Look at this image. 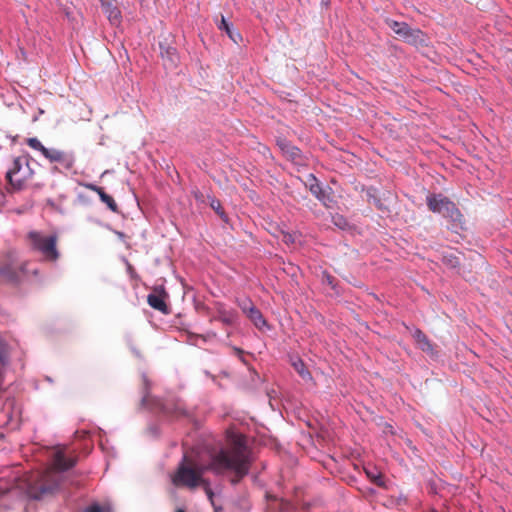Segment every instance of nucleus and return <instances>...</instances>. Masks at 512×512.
I'll return each mask as SVG.
<instances>
[{"instance_id": "7", "label": "nucleus", "mask_w": 512, "mask_h": 512, "mask_svg": "<svg viewBox=\"0 0 512 512\" xmlns=\"http://www.w3.org/2000/svg\"><path fill=\"white\" fill-rule=\"evenodd\" d=\"M25 263L16 261L15 251L0 255V276L10 282H17L24 273Z\"/></svg>"}, {"instance_id": "30", "label": "nucleus", "mask_w": 512, "mask_h": 512, "mask_svg": "<svg viewBox=\"0 0 512 512\" xmlns=\"http://www.w3.org/2000/svg\"><path fill=\"white\" fill-rule=\"evenodd\" d=\"M176 512H185V511H183L182 509H179V510H177Z\"/></svg>"}, {"instance_id": "9", "label": "nucleus", "mask_w": 512, "mask_h": 512, "mask_svg": "<svg viewBox=\"0 0 512 512\" xmlns=\"http://www.w3.org/2000/svg\"><path fill=\"white\" fill-rule=\"evenodd\" d=\"M309 177L312 181V183L309 184L310 192L326 207H330L331 203L333 202L330 193L321 187V185L317 182L316 178L312 174L309 175Z\"/></svg>"}, {"instance_id": "28", "label": "nucleus", "mask_w": 512, "mask_h": 512, "mask_svg": "<svg viewBox=\"0 0 512 512\" xmlns=\"http://www.w3.org/2000/svg\"><path fill=\"white\" fill-rule=\"evenodd\" d=\"M199 486H201L204 489L206 495L212 501L214 493H213V491H212V489L210 487V482L207 479H204Z\"/></svg>"}, {"instance_id": "10", "label": "nucleus", "mask_w": 512, "mask_h": 512, "mask_svg": "<svg viewBox=\"0 0 512 512\" xmlns=\"http://www.w3.org/2000/svg\"><path fill=\"white\" fill-rule=\"evenodd\" d=\"M84 187L90 191L96 192L99 195L101 201L103 203H105L111 211L118 212L117 203L115 202V200L113 199L112 196L108 195L104 191V188L97 186L95 184H92V183H86V184H84Z\"/></svg>"}, {"instance_id": "13", "label": "nucleus", "mask_w": 512, "mask_h": 512, "mask_svg": "<svg viewBox=\"0 0 512 512\" xmlns=\"http://www.w3.org/2000/svg\"><path fill=\"white\" fill-rule=\"evenodd\" d=\"M166 294H149L147 297L148 304L155 310H158L164 314L169 313V308L165 302Z\"/></svg>"}, {"instance_id": "15", "label": "nucleus", "mask_w": 512, "mask_h": 512, "mask_svg": "<svg viewBox=\"0 0 512 512\" xmlns=\"http://www.w3.org/2000/svg\"><path fill=\"white\" fill-rule=\"evenodd\" d=\"M290 364L304 381L312 380V375L301 358L297 356L291 357Z\"/></svg>"}, {"instance_id": "21", "label": "nucleus", "mask_w": 512, "mask_h": 512, "mask_svg": "<svg viewBox=\"0 0 512 512\" xmlns=\"http://www.w3.org/2000/svg\"><path fill=\"white\" fill-rule=\"evenodd\" d=\"M164 411L167 414H171V415H174L177 417L187 415V412H186L183 404L180 402L175 404V408L173 410L170 409L168 406H165Z\"/></svg>"}, {"instance_id": "26", "label": "nucleus", "mask_w": 512, "mask_h": 512, "mask_svg": "<svg viewBox=\"0 0 512 512\" xmlns=\"http://www.w3.org/2000/svg\"><path fill=\"white\" fill-rule=\"evenodd\" d=\"M332 223L340 228V229H346L348 227V221L346 220V218L340 214H334L332 216Z\"/></svg>"}, {"instance_id": "2", "label": "nucleus", "mask_w": 512, "mask_h": 512, "mask_svg": "<svg viewBox=\"0 0 512 512\" xmlns=\"http://www.w3.org/2000/svg\"><path fill=\"white\" fill-rule=\"evenodd\" d=\"M75 463V459L66 458L62 451L56 452L53 459V467L39 474L37 480L31 486V496L39 499L43 495L52 493L56 490L61 481L60 472L73 467Z\"/></svg>"}, {"instance_id": "22", "label": "nucleus", "mask_w": 512, "mask_h": 512, "mask_svg": "<svg viewBox=\"0 0 512 512\" xmlns=\"http://www.w3.org/2000/svg\"><path fill=\"white\" fill-rule=\"evenodd\" d=\"M442 261L449 268H456L460 265L459 258L452 253L444 255Z\"/></svg>"}, {"instance_id": "19", "label": "nucleus", "mask_w": 512, "mask_h": 512, "mask_svg": "<svg viewBox=\"0 0 512 512\" xmlns=\"http://www.w3.org/2000/svg\"><path fill=\"white\" fill-rule=\"evenodd\" d=\"M217 334L215 332H208L206 334H189V341L193 345H197L199 340L204 342L216 338Z\"/></svg>"}, {"instance_id": "20", "label": "nucleus", "mask_w": 512, "mask_h": 512, "mask_svg": "<svg viewBox=\"0 0 512 512\" xmlns=\"http://www.w3.org/2000/svg\"><path fill=\"white\" fill-rule=\"evenodd\" d=\"M368 478L377 486L385 487L384 476L381 473L366 470Z\"/></svg>"}, {"instance_id": "16", "label": "nucleus", "mask_w": 512, "mask_h": 512, "mask_svg": "<svg viewBox=\"0 0 512 512\" xmlns=\"http://www.w3.org/2000/svg\"><path fill=\"white\" fill-rule=\"evenodd\" d=\"M413 337H414L418 347L422 351H424L426 353L433 354V352H434L433 345L422 330L416 329L413 333Z\"/></svg>"}, {"instance_id": "3", "label": "nucleus", "mask_w": 512, "mask_h": 512, "mask_svg": "<svg viewBox=\"0 0 512 512\" xmlns=\"http://www.w3.org/2000/svg\"><path fill=\"white\" fill-rule=\"evenodd\" d=\"M33 176L34 171L30 166L28 156L14 157L10 161L5 174L10 191L24 190Z\"/></svg>"}, {"instance_id": "11", "label": "nucleus", "mask_w": 512, "mask_h": 512, "mask_svg": "<svg viewBox=\"0 0 512 512\" xmlns=\"http://www.w3.org/2000/svg\"><path fill=\"white\" fill-rule=\"evenodd\" d=\"M160 50L164 65L168 68L176 67L179 61L176 48L172 46H165L163 43H160Z\"/></svg>"}, {"instance_id": "25", "label": "nucleus", "mask_w": 512, "mask_h": 512, "mask_svg": "<svg viewBox=\"0 0 512 512\" xmlns=\"http://www.w3.org/2000/svg\"><path fill=\"white\" fill-rule=\"evenodd\" d=\"M210 207L223 219L226 220V214L221 205V202L215 198L210 200Z\"/></svg>"}, {"instance_id": "18", "label": "nucleus", "mask_w": 512, "mask_h": 512, "mask_svg": "<svg viewBox=\"0 0 512 512\" xmlns=\"http://www.w3.org/2000/svg\"><path fill=\"white\" fill-rule=\"evenodd\" d=\"M246 316L253 322V324L258 328L262 329L267 326V322L264 319L262 313L258 308H250V311Z\"/></svg>"}, {"instance_id": "14", "label": "nucleus", "mask_w": 512, "mask_h": 512, "mask_svg": "<svg viewBox=\"0 0 512 512\" xmlns=\"http://www.w3.org/2000/svg\"><path fill=\"white\" fill-rule=\"evenodd\" d=\"M102 3V8L104 12L107 14L109 21L112 24L120 23L121 12L120 10L113 5L112 0H100Z\"/></svg>"}, {"instance_id": "12", "label": "nucleus", "mask_w": 512, "mask_h": 512, "mask_svg": "<svg viewBox=\"0 0 512 512\" xmlns=\"http://www.w3.org/2000/svg\"><path fill=\"white\" fill-rule=\"evenodd\" d=\"M278 145L281 151L287 156L288 159L293 161L296 164L302 163L301 151L296 146L290 144L286 140L278 141Z\"/></svg>"}, {"instance_id": "17", "label": "nucleus", "mask_w": 512, "mask_h": 512, "mask_svg": "<svg viewBox=\"0 0 512 512\" xmlns=\"http://www.w3.org/2000/svg\"><path fill=\"white\" fill-rule=\"evenodd\" d=\"M235 318L236 315L233 311H229L224 309L223 307H219L217 311V316L213 317L211 321L217 320L225 325H232L235 321Z\"/></svg>"}, {"instance_id": "5", "label": "nucleus", "mask_w": 512, "mask_h": 512, "mask_svg": "<svg viewBox=\"0 0 512 512\" xmlns=\"http://www.w3.org/2000/svg\"><path fill=\"white\" fill-rule=\"evenodd\" d=\"M26 144L39 151L51 163H58L62 168L70 170L74 167L75 156L71 152L62 151L56 148H46L36 137L26 139Z\"/></svg>"}, {"instance_id": "6", "label": "nucleus", "mask_w": 512, "mask_h": 512, "mask_svg": "<svg viewBox=\"0 0 512 512\" xmlns=\"http://www.w3.org/2000/svg\"><path fill=\"white\" fill-rule=\"evenodd\" d=\"M427 206L433 213H439L450 219L456 226L462 224L463 215L449 198L441 194H430L426 198Z\"/></svg>"}, {"instance_id": "24", "label": "nucleus", "mask_w": 512, "mask_h": 512, "mask_svg": "<svg viewBox=\"0 0 512 512\" xmlns=\"http://www.w3.org/2000/svg\"><path fill=\"white\" fill-rule=\"evenodd\" d=\"M219 30H225L228 36L234 41L237 42L235 35L232 33L230 29L229 23L226 21L225 17L221 15V20L217 24Z\"/></svg>"}, {"instance_id": "27", "label": "nucleus", "mask_w": 512, "mask_h": 512, "mask_svg": "<svg viewBox=\"0 0 512 512\" xmlns=\"http://www.w3.org/2000/svg\"><path fill=\"white\" fill-rule=\"evenodd\" d=\"M239 307L243 311V313L248 314L250 308H255L256 306L252 303L250 299H244L239 301Z\"/></svg>"}, {"instance_id": "4", "label": "nucleus", "mask_w": 512, "mask_h": 512, "mask_svg": "<svg viewBox=\"0 0 512 512\" xmlns=\"http://www.w3.org/2000/svg\"><path fill=\"white\" fill-rule=\"evenodd\" d=\"M30 249L41 255L47 262H56L60 257L57 248L58 237L56 234L45 235L40 231H30L26 236Z\"/></svg>"}, {"instance_id": "29", "label": "nucleus", "mask_w": 512, "mask_h": 512, "mask_svg": "<svg viewBox=\"0 0 512 512\" xmlns=\"http://www.w3.org/2000/svg\"><path fill=\"white\" fill-rule=\"evenodd\" d=\"M283 240H284L286 243H293V242H294V238H293V236H292V235H290V234H284Z\"/></svg>"}, {"instance_id": "8", "label": "nucleus", "mask_w": 512, "mask_h": 512, "mask_svg": "<svg viewBox=\"0 0 512 512\" xmlns=\"http://www.w3.org/2000/svg\"><path fill=\"white\" fill-rule=\"evenodd\" d=\"M389 28L401 39L412 45L423 44L425 35L420 29H413L405 22L387 20Z\"/></svg>"}, {"instance_id": "1", "label": "nucleus", "mask_w": 512, "mask_h": 512, "mask_svg": "<svg viewBox=\"0 0 512 512\" xmlns=\"http://www.w3.org/2000/svg\"><path fill=\"white\" fill-rule=\"evenodd\" d=\"M250 451L243 439L237 437L229 449H221L213 454L207 465H199L187 455L183 456L172 478L175 486L189 489L197 488L202 481L204 473L208 470L215 474H223L227 471L233 473L232 484H237L250 470Z\"/></svg>"}, {"instance_id": "23", "label": "nucleus", "mask_w": 512, "mask_h": 512, "mask_svg": "<svg viewBox=\"0 0 512 512\" xmlns=\"http://www.w3.org/2000/svg\"><path fill=\"white\" fill-rule=\"evenodd\" d=\"M83 512H111L110 505H100L98 503H93L86 507Z\"/></svg>"}]
</instances>
